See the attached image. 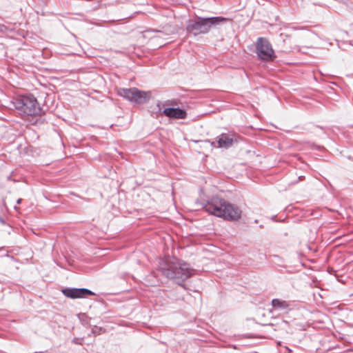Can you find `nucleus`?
Listing matches in <instances>:
<instances>
[{"instance_id":"nucleus-1","label":"nucleus","mask_w":353,"mask_h":353,"mask_svg":"<svg viewBox=\"0 0 353 353\" xmlns=\"http://www.w3.org/2000/svg\"><path fill=\"white\" fill-rule=\"evenodd\" d=\"M160 270L168 278L182 285L194 273L189 265L174 257H166L160 261Z\"/></svg>"},{"instance_id":"nucleus-2","label":"nucleus","mask_w":353,"mask_h":353,"mask_svg":"<svg viewBox=\"0 0 353 353\" xmlns=\"http://www.w3.org/2000/svg\"><path fill=\"white\" fill-rule=\"evenodd\" d=\"M205 210L214 216L229 221L238 220L241 216V211L239 208L219 197L212 198L208 201Z\"/></svg>"},{"instance_id":"nucleus-3","label":"nucleus","mask_w":353,"mask_h":353,"mask_svg":"<svg viewBox=\"0 0 353 353\" xmlns=\"http://www.w3.org/2000/svg\"><path fill=\"white\" fill-rule=\"evenodd\" d=\"M227 20L226 18L220 17L209 18L198 17L196 19H190L188 21L186 30L188 32L192 33L194 35L205 34L210 30L212 27L219 25Z\"/></svg>"},{"instance_id":"nucleus-4","label":"nucleus","mask_w":353,"mask_h":353,"mask_svg":"<svg viewBox=\"0 0 353 353\" xmlns=\"http://www.w3.org/2000/svg\"><path fill=\"white\" fill-rule=\"evenodd\" d=\"M14 108L26 115L40 114L41 109L33 95H21L13 102Z\"/></svg>"},{"instance_id":"nucleus-5","label":"nucleus","mask_w":353,"mask_h":353,"mask_svg":"<svg viewBox=\"0 0 353 353\" xmlns=\"http://www.w3.org/2000/svg\"><path fill=\"white\" fill-rule=\"evenodd\" d=\"M118 94L128 101L137 104H143L152 97L151 92L141 91L137 88H121Z\"/></svg>"},{"instance_id":"nucleus-6","label":"nucleus","mask_w":353,"mask_h":353,"mask_svg":"<svg viewBox=\"0 0 353 353\" xmlns=\"http://www.w3.org/2000/svg\"><path fill=\"white\" fill-rule=\"evenodd\" d=\"M256 54L259 58L263 61H272L274 58V52L270 42L263 39L259 38L256 41Z\"/></svg>"},{"instance_id":"nucleus-7","label":"nucleus","mask_w":353,"mask_h":353,"mask_svg":"<svg viewBox=\"0 0 353 353\" xmlns=\"http://www.w3.org/2000/svg\"><path fill=\"white\" fill-rule=\"evenodd\" d=\"M62 293L71 299H81L94 294L93 292L86 288H65L62 290Z\"/></svg>"},{"instance_id":"nucleus-8","label":"nucleus","mask_w":353,"mask_h":353,"mask_svg":"<svg viewBox=\"0 0 353 353\" xmlns=\"http://www.w3.org/2000/svg\"><path fill=\"white\" fill-rule=\"evenodd\" d=\"M164 115L169 118L173 119H184L187 114L185 110L179 108H168L163 110L162 112Z\"/></svg>"},{"instance_id":"nucleus-9","label":"nucleus","mask_w":353,"mask_h":353,"mask_svg":"<svg viewBox=\"0 0 353 353\" xmlns=\"http://www.w3.org/2000/svg\"><path fill=\"white\" fill-rule=\"evenodd\" d=\"M232 139L226 134H221L217 139L218 148H228L232 144Z\"/></svg>"},{"instance_id":"nucleus-10","label":"nucleus","mask_w":353,"mask_h":353,"mask_svg":"<svg viewBox=\"0 0 353 353\" xmlns=\"http://www.w3.org/2000/svg\"><path fill=\"white\" fill-rule=\"evenodd\" d=\"M272 305L276 310H285L289 307L288 303L285 301L279 299H272Z\"/></svg>"},{"instance_id":"nucleus-11","label":"nucleus","mask_w":353,"mask_h":353,"mask_svg":"<svg viewBox=\"0 0 353 353\" xmlns=\"http://www.w3.org/2000/svg\"><path fill=\"white\" fill-rule=\"evenodd\" d=\"M21 202V199H19L17 201V204H20Z\"/></svg>"},{"instance_id":"nucleus-12","label":"nucleus","mask_w":353,"mask_h":353,"mask_svg":"<svg viewBox=\"0 0 353 353\" xmlns=\"http://www.w3.org/2000/svg\"><path fill=\"white\" fill-rule=\"evenodd\" d=\"M74 343H77V339H74Z\"/></svg>"},{"instance_id":"nucleus-13","label":"nucleus","mask_w":353,"mask_h":353,"mask_svg":"<svg viewBox=\"0 0 353 353\" xmlns=\"http://www.w3.org/2000/svg\"><path fill=\"white\" fill-rule=\"evenodd\" d=\"M74 343H77V339H74Z\"/></svg>"},{"instance_id":"nucleus-14","label":"nucleus","mask_w":353,"mask_h":353,"mask_svg":"<svg viewBox=\"0 0 353 353\" xmlns=\"http://www.w3.org/2000/svg\"><path fill=\"white\" fill-rule=\"evenodd\" d=\"M74 343H77V339H74Z\"/></svg>"}]
</instances>
